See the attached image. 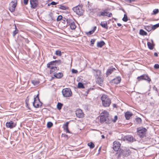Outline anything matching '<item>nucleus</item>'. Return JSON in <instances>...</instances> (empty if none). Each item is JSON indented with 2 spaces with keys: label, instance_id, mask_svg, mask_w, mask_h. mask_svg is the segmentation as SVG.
<instances>
[{
  "label": "nucleus",
  "instance_id": "obj_1",
  "mask_svg": "<svg viewBox=\"0 0 159 159\" xmlns=\"http://www.w3.org/2000/svg\"><path fill=\"white\" fill-rule=\"evenodd\" d=\"M102 101V106L104 107H107L110 106L111 101L108 96L106 94H103L101 97Z\"/></svg>",
  "mask_w": 159,
  "mask_h": 159
},
{
  "label": "nucleus",
  "instance_id": "obj_2",
  "mask_svg": "<svg viewBox=\"0 0 159 159\" xmlns=\"http://www.w3.org/2000/svg\"><path fill=\"white\" fill-rule=\"evenodd\" d=\"M72 10L77 14L79 16L82 15L84 11L82 7L79 5L73 7Z\"/></svg>",
  "mask_w": 159,
  "mask_h": 159
},
{
  "label": "nucleus",
  "instance_id": "obj_3",
  "mask_svg": "<svg viewBox=\"0 0 159 159\" xmlns=\"http://www.w3.org/2000/svg\"><path fill=\"white\" fill-rule=\"evenodd\" d=\"M39 94H38L34 98V101L33 103V105L35 108H39L42 105V103L40 102L39 99Z\"/></svg>",
  "mask_w": 159,
  "mask_h": 159
},
{
  "label": "nucleus",
  "instance_id": "obj_4",
  "mask_svg": "<svg viewBox=\"0 0 159 159\" xmlns=\"http://www.w3.org/2000/svg\"><path fill=\"white\" fill-rule=\"evenodd\" d=\"M62 93L63 96L65 97H69L72 95V93L71 89L69 88L63 89Z\"/></svg>",
  "mask_w": 159,
  "mask_h": 159
},
{
  "label": "nucleus",
  "instance_id": "obj_5",
  "mask_svg": "<svg viewBox=\"0 0 159 159\" xmlns=\"http://www.w3.org/2000/svg\"><path fill=\"white\" fill-rule=\"evenodd\" d=\"M147 130L145 128L139 127L137 129L138 134L141 138L145 136Z\"/></svg>",
  "mask_w": 159,
  "mask_h": 159
},
{
  "label": "nucleus",
  "instance_id": "obj_6",
  "mask_svg": "<svg viewBox=\"0 0 159 159\" xmlns=\"http://www.w3.org/2000/svg\"><path fill=\"white\" fill-rule=\"evenodd\" d=\"M66 21L67 22V25L70 26V29L72 30H75L76 26L73 20L70 19H66Z\"/></svg>",
  "mask_w": 159,
  "mask_h": 159
},
{
  "label": "nucleus",
  "instance_id": "obj_7",
  "mask_svg": "<svg viewBox=\"0 0 159 159\" xmlns=\"http://www.w3.org/2000/svg\"><path fill=\"white\" fill-rule=\"evenodd\" d=\"M30 3L31 7L33 9L36 8L39 5L38 0H30Z\"/></svg>",
  "mask_w": 159,
  "mask_h": 159
},
{
  "label": "nucleus",
  "instance_id": "obj_8",
  "mask_svg": "<svg viewBox=\"0 0 159 159\" xmlns=\"http://www.w3.org/2000/svg\"><path fill=\"white\" fill-rule=\"evenodd\" d=\"M138 80L139 81L142 80H145L148 81L150 82L151 81L150 79L147 75H142L137 77Z\"/></svg>",
  "mask_w": 159,
  "mask_h": 159
},
{
  "label": "nucleus",
  "instance_id": "obj_9",
  "mask_svg": "<svg viewBox=\"0 0 159 159\" xmlns=\"http://www.w3.org/2000/svg\"><path fill=\"white\" fill-rule=\"evenodd\" d=\"M120 146V144L119 142L114 141L113 143V148L115 151H117Z\"/></svg>",
  "mask_w": 159,
  "mask_h": 159
},
{
  "label": "nucleus",
  "instance_id": "obj_10",
  "mask_svg": "<svg viewBox=\"0 0 159 159\" xmlns=\"http://www.w3.org/2000/svg\"><path fill=\"white\" fill-rule=\"evenodd\" d=\"M108 119L107 116L101 115L100 117V121L102 123H103L105 122L106 123H108Z\"/></svg>",
  "mask_w": 159,
  "mask_h": 159
},
{
  "label": "nucleus",
  "instance_id": "obj_11",
  "mask_svg": "<svg viewBox=\"0 0 159 159\" xmlns=\"http://www.w3.org/2000/svg\"><path fill=\"white\" fill-rule=\"evenodd\" d=\"M124 139V140H126L130 142H133V141H135V139L132 136L129 135L125 136Z\"/></svg>",
  "mask_w": 159,
  "mask_h": 159
},
{
  "label": "nucleus",
  "instance_id": "obj_12",
  "mask_svg": "<svg viewBox=\"0 0 159 159\" xmlns=\"http://www.w3.org/2000/svg\"><path fill=\"white\" fill-rule=\"evenodd\" d=\"M10 5L9 8V10L11 12H14L16 6V3L12 1Z\"/></svg>",
  "mask_w": 159,
  "mask_h": 159
},
{
  "label": "nucleus",
  "instance_id": "obj_13",
  "mask_svg": "<svg viewBox=\"0 0 159 159\" xmlns=\"http://www.w3.org/2000/svg\"><path fill=\"white\" fill-rule=\"evenodd\" d=\"M76 114L77 117L79 118H82L83 117L84 114L81 109L77 110L76 111Z\"/></svg>",
  "mask_w": 159,
  "mask_h": 159
},
{
  "label": "nucleus",
  "instance_id": "obj_14",
  "mask_svg": "<svg viewBox=\"0 0 159 159\" xmlns=\"http://www.w3.org/2000/svg\"><path fill=\"white\" fill-rule=\"evenodd\" d=\"M6 125L8 128H12L15 127L16 124L13 121H10L6 123Z\"/></svg>",
  "mask_w": 159,
  "mask_h": 159
},
{
  "label": "nucleus",
  "instance_id": "obj_15",
  "mask_svg": "<svg viewBox=\"0 0 159 159\" xmlns=\"http://www.w3.org/2000/svg\"><path fill=\"white\" fill-rule=\"evenodd\" d=\"M121 80L120 77L118 76L112 80L111 81V82L116 84H118L120 83Z\"/></svg>",
  "mask_w": 159,
  "mask_h": 159
},
{
  "label": "nucleus",
  "instance_id": "obj_16",
  "mask_svg": "<svg viewBox=\"0 0 159 159\" xmlns=\"http://www.w3.org/2000/svg\"><path fill=\"white\" fill-rule=\"evenodd\" d=\"M93 70L94 71L93 73L96 79L101 77V72L100 70Z\"/></svg>",
  "mask_w": 159,
  "mask_h": 159
},
{
  "label": "nucleus",
  "instance_id": "obj_17",
  "mask_svg": "<svg viewBox=\"0 0 159 159\" xmlns=\"http://www.w3.org/2000/svg\"><path fill=\"white\" fill-rule=\"evenodd\" d=\"M119 154L118 155V156L122 155L123 156H128V155L130 154V153L129 152H128V153L127 152L122 150H120L119 151Z\"/></svg>",
  "mask_w": 159,
  "mask_h": 159
},
{
  "label": "nucleus",
  "instance_id": "obj_18",
  "mask_svg": "<svg viewBox=\"0 0 159 159\" xmlns=\"http://www.w3.org/2000/svg\"><path fill=\"white\" fill-rule=\"evenodd\" d=\"M96 82L97 84L101 86H102L103 84V79L100 77L96 79Z\"/></svg>",
  "mask_w": 159,
  "mask_h": 159
},
{
  "label": "nucleus",
  "instance_id": "obj_19",
  "mask_svg": "<svg viewBox=\"0 0 159 159\" xmlns=\"http://www.w3.org/2000/svg\"><path fill=\"white\" fill-rule=\"evenodd\" d=\"M116 69L115 68H109L107 70L106 75L107 76L108 75L111 74Z\"/></svg>",
  "mask_w": 159,
  "mask_h": 159
},
{
  "label": "nucleus",
  "instance_id": "obj_20",
  "mask_svg": "<svg viewBox=\"0 0 159 159\" xmlns=\"http://www.w3.org/2000/svg\"><path fill=\"white\" fill-rule=\"evenodd\" d=\"M69 123V122H67L63 125V127L64 129L66 130L67 133H70V132L69 131L68 127Z\"/></svg>",
  "mask_w": 159,
  "mask_h": 159
},
{
  "label": "nucleus",
  "instance_id": "obj_21",
  "mask_svg": "<svg viewBox=\"0 0 159 159\" xmlns=\"http://www.w3.org/2000/svg\"><path fill=\"white\" fill-rule=\"evenodd\" d=\"M132 115V113L129 111L126 112L125 114V117L127 120L129 119Z\"/></svg>",
  "mask_w": 159,
  "mask_h": 159
},
{
  "label": "nucleus",
  "instance_id": "obj_22",
  "mask_svg": "<svg viewBox=\"0 0 159 159\" xmlns=\"http://www.w3.org/2000/svg\"><path fill=\"white\" fill-rule=\"evenodd\" d=\"M54 76L56 78L58 79L61 78L63 76V74L62 73L59 72L58 73H54Z\"/></svg>",
  "mask_w": 159,
  "mask_h": 159
},
{
  "label": "nucleus",
  "instance_id": "obj_23",
  "mask_svg": "<svg viewBox=\"0 0 159 159\" xmlns=\"http://www.w3.org/2000/svg\"><path fill=\"white\" fill-rule=\"evenodd\" d=\"M100 25L103 28H105L106 30L108 29V27L107 25V22H101L100 24Z\"/></svg>",
  "mask_w": 159,
  "mask_h": 159
},
{
  "label": "nucleus",
  "instance_id": "obj_24",
  "mask_svg": "<svg viewBox=\"0 0 159 159\" xmlns=\"http://www.w3.org/2000/svg\"><path fill=\"white\" fill-rule=\"evenodd\" d=\"M56 61H51L47 64V67L48 68H50L52 66H56L55 62Z\"/></svg>",
  "mask_w": 159,
  "mask_h": 159
},
{
  "label": "nucleus",
  "instance_id": "obj_25",
  "mask_svg": "<svg viewBox=\"0 0 159 159\" xmlns=\"http://www.w3.org/2000/svg\"><path fill=\"white\" fill-rule=\"evenodd\" d=\"M50 68L51 69L50 72V74L52 73L55 71L56 70H59L58 68L55 66H52Z\"/></svg>",
  "mask_w": 159,
  "mask_h": 159
},
{
  "label": "nucleus",
  "instance_id": "obj_26",
  "mask_svg": "<svg viewBox=\"0 0 159 159\" xmlns=\"http://www.w3.org/2000/svg\"><path fill=\"white\" fill-rule=\"evenodd\" d=\"M105 44V43L103 41H102L98 42L97 46L98 47L101 48Z\"/></svg>",
  "mask_w": 159,
  "mask_h": 159
},
{
  "label": "nucleus",
  "instance_id": "obj_27",
  "mask_svg": "<svg viewBox=\"0 0 159 159\" xmlns=\"http://www.w3.org/2000/svg\"><path fill=\"white\" fill-rule=\"evenodd\" d=\"M97 28L96 26H94L93 27V29L89 31L88 33H87V34L88 35H89L92 34L96 30Z\"/></svg>",
  "mask_w": 159,
  "mask_h": 159
},
{
  "label": "nucleus",
  "instance_id": "obj_28",
  "mask_svg": "<svg viewBox=\"0 0 159 159\" xmlns=\"http://www.w3.org/2000/svg\"><path fill=\"white\" fill-rule=\"evenodd\" d=\"M139 34L142 35H146L147 33L143 29H141L140 30Z\"/></svg>",
  "mask_w": 159,
  "mask_h": 159
},
{
  "label": "nucleus",
  "instance_id": "obj_29",
  "mask_svg": "<svg viewBox=\"0 0 159 159\" xmlns=\"http://www.w3.org/2000/svg\"><path fill=\"white\" fill-rule=\"evenodd\" d=\"M147 45L148 48L150 50H152L153 48V45L150 42L147 43Z\"/></svg>",
  "mask_w": 159,
  "mask_h": 159
},
{
  "label": "nucleus",
  "instance_id": "obj_30",
  "mask_svg": "<svg viewBox=\"0 0 159 159\" xmlns=\"http://www.w3.org/2000/svg\"><path fill=\"white\" fill-rule=\"evenodd\" d=\"M88 145L89 147L90 148H93L95 146L94 144L92 142H90L87 144Z\"/></svg>",
  "mask_w": 159,
  "mask_h": 159
},
{
  "label": "nucleus",
  "instance_id": "obj_31",
  "mask_svg": "<svg viewBox=\"0 0 159 159\" xmlns=\"http://www.w3.org/2000/svg\"><path fill=\"white\" fill-rule=\"evenodd\" d=\"M63 19L64 21L65 20H66L65 17L62 18V16L61 15H59L58 16V17H57V21H60L61 19Z\"/></svg>",
  "mask_w": 159,
  "mask_h": 159
},
{
  "label": "nucleus",
  "instance_id": "obj_32",
  "mask_svg": "<svg viewBox=\"0 0 159 159\" xmlns=\"http://www.w3.org/2000/svg\"><path fill=\"white\" fill-rule=\"evenodd\" d=\"M78 88H84V86L83 84L81 82H79L78 83Z\"/></svg>",
  "mask_w": 159,
  "mask_h": 159
},
{
  "label": "nucleus",
  "instance_id": "obj_33",
  "mask_svg": "<svg viewBox=\"0 0 159 159\" xmlns=\"http://www.w3.org/2000/svg\"><path fill=\"white\" fill-rule=\"evenodd\" d=\"M63 106L62 104L60 102H58L57 104V108L58 110H60Z\"/></svg>",
  "mask_w": 159,
  "mask_h": 159
},
{
  "label": "nucleus",
  "instance_id": "obj_34",
  "mask_svg": "<svg viewBox=\"0 0 159 159\" xmlns=\"http://www.w3.org/2000/svg\"><path fill=\"white\" fill-rule=\"evenodd\" d=\"M59 8L60 9L62 10H66L68 9L67 7L62 5H61Z\"/></svg>",
  "mask_w": 159,
  "mask_h": 159
},
{
  "label": "nucleus",
  "instance_id": "obj_35",
  "mask_svg": "<svg viewBox=\"0 0 159 159\" xmlns=\"http://www.w3.org/2000/svg\"><path fill=\"white\" fill-rule=\"evenodd\" d=\"M55 54L59 56H61V52L60 50H56L55 52Z\"/></svg>",
  "mask_w": 159,
  "mask_h": 159
},
{
  "label": "nucleus",
  "instance_id": "obj_36",
  "mask_svg": "<svg viewBox=\"0 0 159 159\" xmlns=\"http://www.w3.org/2000/svg\"><path fill=\"white\" fill-rule=\"evenodd\" d=\"M54 61H56L55 62L56 66L58 65L61 63V61L60 60H56Z\"/></svg>",
  "mask_w": 159,
  "mask_h": 159
},
{
  "label": "nucleus",
  "instance_id": "obj_37",
  "mask_svg": "<svg viewBox=\"0 0 159 159\" xmlns=\"http://www.w3.org/2000/svg\"><path fill=\"white\" fill-rule=\"evenodd\" d=\"M122 20L125 22H126L128 20V17L125 14L124 17L122 18Z\"/></svg>",
  "mask_w": 159,
  "mask_h": 159
},
{
  "label": "nucleus",
  "instance_id": "obj_38",
  "mask_svg": "<svg viewBox=\"0 0 159 159\" xmlns=\"http://www.w3.org/2000/svg\"><path fill=\"white\" fill-rule=\"evenodd\" d=\"M53 125L52 123L51 122H49L47 124V127L48 128H50Z\"/></svg>",
  "mask_w": 159,
  "mask_h": 159
},
{
  "label": "nucleus",
  "instance_id": "obj_39",
  "mask_svg": "<svg viewBox=\"0 0 159 159\" xmlns=\"http://www.w3.org/2000/svg\"><path fill=\"white\" fill-rule=\"evenodd\" d=\"M108 12H101V15H99V16H107L108 14Z\"/></svg>",
  "mask_w": 159,
  "mask_h": 159
},
{
  "label": "nucleus",
  "instance_id": "obj_40",
  "mask_svg": "<svg viewBox=\"0 0 159 159\" xmlns=\"http://www.w3.org/2000/svg\"><path fill=\"white\" fill-rule=\"evenodd\" d=\"M101 114H103V115L106 116H108V113L107 111H103Z\"/></svg>",
  "mask_w": 159,
  "mask_h": 159
},
{
  "label": "nucleus",
  "instance_id": "obj_41",
  "mask_svg": "<svg viewBox=\"0 0 159 159\" xmlns=\"http://www.w3.org/2000/svg\"><path fill=\"white\" fill-rule=\"evenodd\" d=\"M159 27V23L154 25L152 27V29L155 30Z\"/></svg>",
  "mask_w": 159,
  "mask_h": 159
},
{
  "label": "nucleus",
  "instance_id": "obj_42",
  "mask_svg": "<svg viewBox=\"0 0 159 159\" xmlns=\"http://www.w3.org/2000/svg\"><path fill=\"white\" fill-rule=\"evenodd\" d=\"M18 32V30H14L13 32V36H15V35L17 34Z\"/></svg>",
  "mask_w": 159,
  "mask_h": 159
},
{
  "label": "nucleus",
  "instance_id": "obj_43",
  "mask_svg": "<svg viewBox=\"0 0 159 159\" xmlns=\"http://www.w3.org/2000/svg\"><path fill=\"white\" fill-rule=\"evenodd\" d=\"M159 12L158 9H155L153 11V14L156 15Z\"/></svg>",
  "mask_w": 159,
  "mask_h": 159
},
{
  "label": "nucleus",
  "instance_id": "obj_44",
  "mask_svg": "<svg viewBox=\"0 0 159 159\" xmlns=\"http://www.w3.org/2000/svg\"><path fill=\"white\" fill-rule=\"evenodd\" d=\"M126 2L129 3H131L135 1L136 0H124Z\"/></svg>",
  "mask_w": 159,
  "mask_h": 159
},
{
  "label": "nucleus",
  "instance_id": "obj_45",
  "mask_svg": "<svg viewBox=\"0 0 159 159\" xmlns=\"http://www.w3.org/2000/svg\"><path fill=\"white\" fill-rule=\"evenodd\" d=\"M136 120L138 123L141 122L142 121L141 119L139 117L136 118Z\"/></svg>",
  "mask_w": 159,
  "mask_h": 159
},
{
  "label": "nucleus",
  "instance_id": "obj_46",
  "mask_svg": "<svg viewBox=\"0 0 159 159\" xmlns=\"http://www.w3.org/2000/svg\"><path fill=\"white\" fill-rule=\"evenodd\" d=\"M154 67L155 69H159V65L158 64H155L154 65Z\"/></svg>",
  "mask_w": 159,
  "mask_h": 159
},
{
  "label": "nucleus",
  "instance_id": "obj_47",
  "mask_svg": "<svg viewBox=\"0 0 159 159\" xmlns=\"http://www.w3.org/2000/svg\"><path fill=\"white\" fill-rule=\"evenodd\" d=\"M78 72V71L77 70L72 69V72L73 73H76Z\"/></svg>",
  "mask_w": 159,
  "mask_h": 159
},
{
  "label": "nucleus",
  "instance_id": "obj_48",
  "mask_svg": "<svg viewBox=\"0 0 159 159\" xmlns=\"http://www.w3.org/2000/svg\"><path fill=\"white\" fill-rule=\"evenodd\" d=\"M57 4V2H55L54 1H52V2L50 3V4H51L52 5H56Z\"/></svg>",
  "mask_w": 159,
  "mask_h": 159
},
{
  "label": "nucleus",
  "instance_id": "obj_49",
  "mask_svg": "<svg viewBox=\"0 0 159 159\" xmlns=\"http://www.w3.org/2000/svg\"><path fill=\"white\" fill-rule=\"evenodd\" d=\"M29 0H24V3L25 5H27L28 3Z\"/></svg>",
  "mask_w": 159,
  "mask_h": 159
},
{
  "label": "nucleus",
  "instance_id": "obj_50",
  "mask_svg": "<svg viewBox=\"0 0 159 159\" xmlns=\"http://www.w3.org/2000/svg\"><path fill=\"white\" fill-rule=\"evenodd\" d=\"M95 39H92L90 41V42L91 43V44H94V43L95 42Z\"/></svg>",
  "mask_w": 159,
  "mask_h": 159
},
{
  "label": "nucleus",
  "instance_id": "obj_51",
  "mask_svg": "<svg viewBox=\"0 0 159 159\" xmlns=\"http://www.w3.org/2000/svg\"><path fill=\"white\" fill-rule=\"evenodd\" d=\"M117 116H116L114 117V119L113 121L114 122H115L116 121V120H117Z\"/></svg>",
  "mask_w": 159,
  "mask_h": 159
},
{
  "label": "nucleus",
  "instance_id": "obj_52",
  "mask_svg": "<svg viewBox=\"0 0 159 159\" xmlns=\"http://www.w3.org/2000/svg\"><path fill=\"white\" fill-rule=\"evenodd\" d=\"M93 89H91V88H90V89H88L87 90V91H86V94H88L89 92V91L91 90H93Z\"/></svg>",
  "mask_w": 159,
  "mask_h": 159
},
{
  "label": "nucleus",
  "instance_id": "obj_53",
  "mask_svg": "<svg viewBox=\"0 0 159 159\" xmlns=\"http://www.w3.org/2000/svg\"><path fill=\"white\" fill-rule=\"evenodd\" d=\"M112 15V14L111 13H109L108 14V15L107 14V16L109 17H110Z\"/></svg>",
  "mask_w": 159,
  "mask_h": 159
},
{
  "label": "nucleus",
  "instance_id": "obj_54",
  "mask_svg": "<svg viewBox=\"0 0 159 159\" xmlns=\"http://www.w3.org/2000/svg\"><path fill=\"white\" fill-rule=\"evenodd\" d=\"M32 83L34 85H35L36 84V82L35 81L33 80L32 81Z\"/></svg>",
  "mask_w": 159,
  "mask_h": 159
},
{
  "label": "nucleus",
  "instance_id": "obj_55",
  "mask_svg": "<svg viewBox=\"0 0 159 159\" xmlns=\"http://www.w3.org/2000/svg\"><path fill=\"white\" fill-rule=\"evenodd\" d=\"M154 55L156 57H157L158 56V54L156 52H155L154 53Z\"/></svg>",
  "mask_w": 159,
  "mask_h": 159
},
{
  "label": "nucleus",
  "instance_id": "obj_56",
  "mask_svg": "<svg viewBox=\"0 0 159 159\" xmlns=\"http://www.w3.org/2000/svg\"><path fill=\"white\" fill-rule=\"evenodd\" d=\"M117 25L119 27L121 26V24L119 23H117Z\"/></svg>",
  "mask_w": 159,
  "mask_h": 159
},
{
  "label": "nucleus",
  "instance_id": "obj_57",
  "mask_svg": "<svg viewBox=\"0 0 159 159\" xmlns=\"http://www.w3.org/2000/svg\"><path fill=\"white\" fill-rule=\"evenodd\" d=\"M25 41L27 43H28L29 42V40L27 39H25Z\"/></svg>",
  "mask_w": 159,
  "mask_h": 159
},
{
  "label": "nucleus",
  "instance_id": "obj_58",
  "mask_svg": "<svg viewBox=\"0 0 159 159\" xmlns=\"http://www.w3.org/2000/svg\"><path fill=\"white\" fill-rule=\"evenodd\" d=\"M153 89H154L155 90H156L157 91V88L156 87H154V88H153Z\"/></svg>",
  "mask_w": 159,
  "mask_h": 159
},
{
  "label": "nucleus",
  "instance_id": "obj_59",
  "mask_svg": "<svg viewBox=\"0 0 159 159\" xmlns=\"http://www.w3.org/2000/svg\"><path fill=\"white\" fill-rule=\"evenodd\" d=\"M116 104H113V107H116Z\"/></svg>",
  "mask_w": 159,
  "mask_h": 159
},
{
  "label": "nucleus",
  "instance_id": "obj_60",
  "mask_svg": "<svg viewBox=\"0 0 159 159\" xmlns=\"http://www.w3.org/2000/svg\"><path fill=\"white\" fill-rule=\"evenodd\" d=\"M101 137L102 139H104L105 138V137L103 135H102Z\"/></svg>",
  "mask_w": 159,
  "mask_h": 159
},
{
  "label": "nucleus",
  "instance_id": "obj_61",
  "mask_svg": "<svg viewBox=\"0 0 159 159\" xmlns=\"http://www.w3.org/2000/svg\"><path fill=\"white\" fill-rule=\"evenodd\" d=\"M15 25V30H18L17 29V27H16V25Z\"/></svg>",
  "mask_w": 159,
  "mask_h": 159
},
{
  "label": "nucleus",
  "instance_id": "obj_62",
  "mask_svg": "<svg viewBox=\"0 0 159 159\" xmlns=\"http://www.w3.org/2000/svg\"><path fill=\"white\" fill-rule=\"evenodd\" d=\"M53 57L54 59H56V57L55 56H53Z\"/></svg>",
  "mask_w": 159,
  "mask_h": 159
},
{
  "label": "nucleus",
  "instance_id": "obj_63",
  "mask_svg": "<svg viewBox=\"0 0 159 159\" xmlns=\"http://www.w3.org/2000/svg\"><path fill=\"white\" fill-rule=\"evenodd\" d=\"M51 5V4H50V3H48V6H50Z\"/></svg>",
  "mask_w": 159,
  "mask_h": 159
},
{
  "label": "nucleus",
  "instance_id": "obj_64",
  "mask_svg": "<svg viewBox=\"0 0 159 159\" xmlns=\"http://www.w3.org/2000/svg\"><path fill=\"white\" fill-rule=\"evenodd\" d=\"M147 28H148V27H146L145 28L146 30H148V31H149V30H147Z\"/></svg>",
  "mask_w": 159,
  "mask_h": 159
}]
</instances>
